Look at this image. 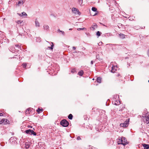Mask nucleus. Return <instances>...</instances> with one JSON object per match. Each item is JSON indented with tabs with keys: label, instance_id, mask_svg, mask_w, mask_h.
I'll list each match as a JSON object with an SVG mask.
<instances>
[{
	"label": "nucleus",
	"instance_id": "f257e3e1",
	"mask_svg": "<svg viewBox=\"0 0 149 149\" xmlns=\"http://www.w3.org/2000/svg\"><path fill=\"white\" fill-rule=\"evenodd\" d=\"M117 143L118 144H122L124 147L128 143V142L127 141L125 138L122 137L118 140Z\"/></svg>",
	"mask_w": 149,
	"mask_h": 149
},
{
	"label": "nucleus",
	"instance_id": "f03ea898",
	"mask_svg": "<svg viewBox=\"0 0 149 149\" xmlns=\"http://www.w3.org/2000/svg\"><path fill=\"white\" fill-rule=\"evenodd\" d=\"M143 120L147 124L149 123V113H147L144 116H143Z\"/></svg>",
	"mask_w": 149,
	"mask_h": 149
},
{
	"label": "nucleus",
	"instance_id": "7ed1b4c3",
	"mask_svg": "<svg viewBox=\"0 0 149 149\" xmlns=\"http://www.w3.org/2000/svg\"><path fill=\"white\" fill-rule=\"evenodd\" d=\"M60 124L64 127H66L69 125L68 122L65 119L61 120L60 122Z\"/></svg>",
	"mask_w": 149,
	"mask_h": 149
},
{
	"label": "nucleus",
	"instance_id": "20e7f679",
	"mask_svg": "<svg viewBox=\"0 0 149 149\" xmlns=\"http://www.w3.org/2000/svg\"><path fill=\"white\" fill-rule=\"evenodd\" d=\"M25 132L27 134H29L30 135L33 134L35 136L36 135V134L35 132L33 130L30 129L26 130Z\"/></svg>",
	"mask_w": 149,
	"mask_h": 149
},
{
	"label": "nucleus",
	"instance_id": "39448f33",
	"mask_svg": "<svg viewBox=\"0 0 149 149\" xmlns=\"http://www.w3.org/2000/svg\"><path fill=\"white\" fill-rule=\"evenodd\" d=\"M72 12L75 14H77L78 15H80V13L78 9L75 8H72Z\"/></svg>",
	"mask_w": 149,
	"mask_h": 149
},
{
	"label": "nucleus",
	"instance_id": "423d86ee",
	"mask_svg": "<svg viewBox=\"0 0 149 149\" xmlns=\"http://www.w3.org/2000/svg\"><path fill=\"white\" fill-rule=\"evenodd\" d=\"M1 124L3 125L7 124L9 121L6 119H3L0 122Z\"/></svg>",
	"mask_w": 149,
	"mask_h": 149
},
{
	"label": "nucleus",
	"instance_id": "0eeeda50",
	"mask_svg": "<svg viewBox=\"0 0 149 149\" xmlns=\"http://www.w3.org/2000/svg\"><path fill=\"white\" fill-rule=\"evenodd\" d=\"M24 2L22 0H19L18 2L17 3L16 5L19 6H21L23 4Z\"/></svg>",
	"mask_w": 149,
	"mask_h": 149
},
{
	"label": "nucleus",
	"instance_id": "6e6552de",
	"mask_svg": "<svg viewBox=\"0 0 149 149\" xmlns=\"http://www.w3.org/2000/svg\"><path fill=\"white\" fill-rule=\"evenodd\" d=\"M117 68L116 66H113L111 68V72L112 73H114L116 70Z\"/></svg>",
	"mask_w": 149,
	"mask_h": 149
},
{
	"label": "nucleus",
	"instance_id": "1a4fd4ad",
	"mask_svg": "<svg viewBox=\"0 0 149 149\" xmlns=\"http://www.w3.org/2000/svg\"><path fill=\"white\" fill-rule=\"evenodd\" d=\"M97 27V25L95 23H93L92 26L91 28V29L93 30H94Z\"/></svg>",
	"mask_w": 149,
	"mask_h": 149
},
{
	"label": "nucleus",
	"instance_id": "9d476101",
	"mask_svg": "<svg viewBox=\"0 0 149 149\" xmlns=\"http://www.w3.org/2000/svg\"><path fill=\"white\" fill-rule=\"evenodd\" d=\"M17 14L19 15L20 16H24V17H26L27 16V15L26 13L25 12H23L21 14L17 13Z\"/></svg>",
	"mask_w": 149,
	"mask_h": 149
},
{
	"label": "nucleus",
	"instance_id": "9b49d317",
	"mask_svg": "<svg viewBox=\"0 0 149 149\" xmlns=\"http://www.w3.org/2000/svg\"><path fill=\"white\" fill-rule=\"evenodd\" d=\"M142 145L144 147L143 149H149V145L143 144Z\"/></svg>",
	"mask_w": 149,
	"mask_h": 149
},
{
	"label": "nucleus",
	"instance_id": "f8f14e48",
	"mask_svg": "<svg viewBox=\"0 0 149 149\" xmlns=\"http://www.w3.org/2000/svg\"><path fill=\"white\" fill-rule=\"evenodd\" d=\"M127 122L121 123L120 124V126L121 127H126L127 125Z\"/></svg>",
	"mask_w": 149,
	"mask_h": 149
},
{
	"label": "nucleus",
	"instance_id": "ddd939ff",
	"mask_svg": "<svg viewBox=\"0 0 149 149\" xmlns=\"http://www.w3.org/2000/svg\"><path fill=\"white\" fill-rule=\"evenodd\" d=\"M43 27L45 30H48L49 29V26L47 25H44L43 26Z\"/></svg>",
	"mask_w": 149,
	"mask_h": 149
},
{
	"label": "nucleus",
	"instance_id": "4468645a",
	"mask_svg": "<svg viewBox=\"0 0 149 149\" xmlns=\"http://www.w3.org/2000/svg\"><path fill=\"white\" fill-rule=\"evenodd\" d=\"M120 37L122 39H124L125 38V35L123 34L120 33L119 34Z\"/></svg>",
	"mask_w": 149,
	"mask_h": 149
},
{
	"label": "nucleus",
	"instance_id": "2eb2a0df",
	"mask_svg": "<svg viewBox=\"0 0 149 149\" xmlns=\"http://www.w3.org/2000/svg\"><path fill=\"white\" fill-rule=\"evenodd\" d=\"M102 79L101 77H98L97 78V82L100 83H101Z\"/></svg>",
	"mask_w": 149,
	"mask_h": 149
},
{
	"label": "nucleus",
	"instance_id": "dca6fc26",
	"mask_svg": "<svg viewBox=\"0 0 149 149\" xmlns=\"http://www.w3.org/2000/svg\"><path fill=\"white\" fill-rule=\"evenodd\" d=\"M35 25L36 27H39L40 26V24L36 20L35 21Z\"/></svg>",
	"mask_w": 149,
	"mask_h": 149
},
{
	"label": "nucleus",
	"instance_id": "f3484780",
	"mask_svg": "<svg viewBox=\"0 0 149 149\" xmlns=\"http://www.w3.org/2000/svg\"><path fill=\"white\" fill-rule=\"evenodd\" d=\"M51 43L52 44V45H51V47L48 46V48L51 49H53V46H54V45L53 44V43L52 42H51Z\"/></svg>",
	"mask_w": 149,
	"mask_h": 149
},
{
	"label": "nucleus",
	"instance_id": "a211bd4d",
	"mask_svg": "<svg viewBox=\"0 0 149 149\" xmlns=\"http://www.w3.org/2000/svg\"><path fill=\"white\" fill-rule=\"evenodd\" d=\"M84 74V72L83 70H81L78 72V74L80 76H82Z\"/></svg>",
	"mask_w": 149,
	"mask_h": 149
},
{
	"label": "nucleus",
	"instance_id": "6ab92c4d",
	"mask_svg": "<svg viewBox=\"0 0 149 149\" xmlns=\"http://www.w3.org/2000/svg\"><path fill=\"white\" fill-rule=\"evenodd\" d=\"M31 111V110L30 109H26V114H28L30 113V111Z\"/></svg>",
	"mask_w": 149,
	"mask_h": 149
},
{
	"label": "nucleus",
	"instance_id": "aec40b11",
	"mask_svg": "<svg viewBox=\"0 0 149 149\" xmlns=\"http://www.w3.org/2000/svg\"><path fill=\"white\" fill-rule=\"evenodd\" d=\"M43 111V110L42 109H40L39 108H38V109L37 110V111L38 113H40L41 111Z\"/></svg>",
	"mask_w": 149,
	"mask_h": 149
},
{
	"label": "nucleus",
	"instance_id": "412c9836",
	"mask_svg": "<svg viewBox=\"0 0 149 149\" xmlns=\"http://www.w3.org/2000/svg\"><path fill=\"white\" fill-rule=\"evenodd\" d=\"M72 117L73 116L71 114H70L68 116V118L70 120H72Z\"/></svg>",
	"mask_w": 149,
	"mask_h": 149
},
{
	"label": "nucleus",
	"instance_id": "4be33fe9",
	"mask_svg": "<svg viewBox=\"0 0 149 149\" xmlns=\"http://www.w3.org/2000/svg\"><path fill=\"white\" fill-rule=\"evenodd\" d=\"M101 34V33L100 31H98L96 33V35L98 36H100Z\"/></svg>",
	"mask_w": 149,
	"mask_h": 149
},
{
	"label": "nucleus",
	"instance_id": "5701e85b",
	"mask_svg": "<svg viewBox=\"0 0 149 149\" xmlns=\"http://www.w3.org/2000/svg\"><path fill=\"white\" fill-rule=\"evenodd\" d=\"M78 2L81 5L83 3V0H78Z\"/></svg>",
	"mask_w": 149,
	"mask_h": 149
},
{
	"label": "nucleus",
	"instance_id": "b1692460",
	"mask_svg": "<svg viewBox=\"0 0 149 149\" xmlns=\"http://www.w3.org/2000/svg\"><path fill=\"white\" fill-rule=\"evenodd\" d=\"M97 9L94 7H93L92 8V10L94 12H95L97 11Z\"/></svg>",
	"mask_w": 149,
	"mask_h": 149
},
{
	"label": "nucleus",
	"instance_id": "393cba45",
	"mask_svg": "<svg viewBox=\"0 0 149 149\" xmlns=\"http://www.w3.org/2000/svg\"><path fill=\"white\" fill-rule=\"evenodd\" d=\"M25 147L26 148H28L29 147V145L27 143H26L25 144Z\"/></svg>",
	"mask_w": 149,
	"mask_h": 149
},
{
	"label": "nucleus",
	"instance_id": "a878e982",
	"mask_svg": "<svg viewBox=\"0 0 149 149\" xmlns=\"http://www.w3.org/2000/svg\"><path fill=\"white\" fill-rule=\"evenodd\" d=\"M86 29L84 28H79L77 29V30L78 31H80V30H83L84 29Z\"/></svg>",
	"mask_w": 149,
	"mask_h": 149
},
{
	"label": "nucleus",
	"instance_id": "bb28decb",
	"mask_svg": "<svg viewBox=\"0 0 149 149\" xmlns=\"http://www.w3.org/2000/svg\"><path fill=\"white\" fill-rule=\"evenodd\" d=\"M60 33H61V34L63 35H65V33H64V31H60Z\"/></svg>",
	"mask_w": 149,
	"mask_h": 149
},
{
	"label": "nucleus",
	"instance_id": "cd10ccee",
	"mask_svg": "<svg viewBox=\"0 0 149 149\" xmlns=\"http://www.w3.org/2000/svg\"><path fill=\"white\" fill-rule=\"evenodd\" d=\"M76 71L74 69H72L71 71V72L72 73H74Z\"/></svg>",
	"mask_w": 149,
	"mask_h": 149
},
{
	"label": "nucleus",
	"instance_id": "c85d7f7f",
	"mask_svg": "<svg viewBox=\"0 0 149 149\" xmlns=\"http://www.w3.org/2000/svg\"><path fill=\"white\" fill-rule=\"evenodd\" d=\"M111 1L113 3H114L115 4L116 3L115 1L114 0H112Z\"/></svg>",
	"mask_w": 149,
	"mask_h": 149
},
{
	"label": "nucleus",
	"instance_id": "c756f323",
	"mask_svg": "<svg viewBox=\"0 0 149 149\" xmlns=\"http://www.w3.org/2000/svg\"><path fill=\"white\" fill-rule=\"evenodd\" d=\"M17 23L18 24H21L22 23V21L21 20H19V21L17 22Z\"/></svg>",
	"mask_w": 149,
	"mask_h": 149
},
{
	"label": "nucleus",
	"instance_id": "7c9ffc66",
	"mask_svg": "<svg viewBox=\"0 0 149 149\" xmlns=\"http://www.w3.org/2000/svg\"><path fill=\"white\" fill-rule=\"evenodd\" d=\"M81 139L80 137L79 136H78L77 138V139L78 140H79Z\"/></svg>",
	"mask_w": 149,
	"mask_h": 149
},
{
	"label": "nucleus",
	"instance_id": "2f4dec72",
	"mask_svg": "<svg viewBox=\"0 0 149 149\" xmlns=\"http://www.w3.org/2000/svg\"><path fill=\"white\" fill-rule=\"evenodd\" d=\"M109 3H108V4L109 5V6H111V3L109 2Z\"/></svg>",
	"mask_w": 149,
	"mask_h": 149
},
{
	"label": "nucleus",
	"instance_id": "473e14b6",
	"mask_svg": "<svg viewBox=\"0 0 149 149\" xmlns=\"http://www.w3.org/2000/svg\"><path fill=\"white\" fill-rule=\"evenodd\" d=\"M23 66L24 68H25L26 67V64H24L23 65Z\"/></svg>",
	"mask_w": 149,
	"mask_h": 149
},
{
	"label": "nucleus",
	"instance_id": "72a5a7b5",
	"mask_svg": "<svg viewBox=\"0 0 149 149\" xmlns=\"http://www.w3.org/2000/svg\"><path fill=\"white\" fill-rule=\"evenodd\" d=\"M89 149H97V148L94 147H93L92 148H90Z\"/></svg>",
	"mask_w": 149,
	"mask_h": 149
},
{
	"label": "nucleus",
	"instance_id": "f704fd0d",
	"mask_svg": "<svg viewBox=\"0 0 149 149\" xmlns=\"http://www.w3.org/2000/svg\"><path fill=\"white\" fill-rule=\"evenodd\" d=\"M72 48L74 50H75L76 49V47H73Z\"/></svg>",
	"mask_w": 149,
	"mask_h": 149
},
{
	"label": "nucleus",
	"instance_id": "c9c22d12",
	"mask_svg": "<svg viewBox=\"0 0 149 149\" xmlns=\"http://www.w3.org/2000/svg\"><path fill=\"white\" fill-rule=\"evenodd\" d=\"M91 65H92L93 64V61H91Z\"/></svg>",
	"mask_w": 149,
	"mask_h": 149
},
{
	"label": "nucleus",
	"instance_id": "e433bc0d",
	"mask_svg": "<svg viewBox=\"0 0 149 149\" xmlns=\"http://www.w3.org/2000/svg\"><path fill=\"white\" fill-rule=\"evenodd\" d=\"M1 114L2 115V116L3 115V114H2V113H0V116H2Z\"/></svg>",
	"mask_w": 149,
	"mask_h": 149
},
{
	"label": "nucleus",
	"instance_id": "4c0bfd02",
	"mask_svg": "<svg viewBox=\"0 0 149 149\" xmlns=\"http://www.w3.org/2000/svg\"><path fill=\"white\" fill-rule=\"evenodd\" d=\"M57 31L58 32H60V31H61L59 29H58V30Z\"/></svg>",
	"mask_w": 149,
	"mask_h": 149
},
{
	"label": "nucleus",
	"instance_id": "58836bf2",
	"mask_svg": "<svg viewBox=\"0 0 149 149\" xmlns=\"http://www.w3.org/2000/svg\"><path fill=\"white\" fill-rule=\"evenodd\" d=\"M148 56H149V49L148 50Z\"/></svg>",
	"mask_w": 149,
	"mask_h": 149
},
{
	"label": "nucleus",
	"instance_id": "ea45409f",
	"mask_svg": "<svg viewBox=\"0 0 149 149\" xmlns=\"http://www.w3.org/2000/svg\"><path fill=\"white\" fill-rule=\"evenodd\" d=\"M29 127L32 128V127H31V126H30Z\"/></svg>",
	"mask_w": 149,
	"mask_h": 149
},
{
	"label": "nucleus",
	"instance_id": "a19ab883",
	"mask_svg": "<svg viewBox=\"0 0 149 149\" xmlns=\"http://www.w3.org/2000/svg\"><path fill=\"white\" fill-rule=\"evenodd\" d=\"M73 52L74 53H76V52Z\"/></svg>",
	"mask_w": 149,
	"mask_h": 149
},
{
	"label": "nucleus",
	"instance_id": "79ce46f5",
	"mask_svg": "<svg viewBox=\"0 0 149 149\" xmlns=\"http://www.w3.org/2000/svg\"><path fill=\"white\" fill-rule=\"evenodd\" d=\"M12 137L11 138H10V140H12Z\"/></svg>",
	"mask_w": 149,
	"mask_h": 149
},
{
	"label": "nucleus",
	"instance_id": "37998d69",
	"mask_svg": "<svg viewBox=\"0 0 149 149\" xmlns=\"http://www.w3.org/2000/svg\"><path fill=\"white\" fill-rule=\"evenodd\" d=\"M72 29H70L69 30H71Z\"/></svg>",
	"mask_w": 149,
	"mask_h": 149
},
{
	"label": "nucleus",
	"instance_id": "c03bdc74",
	"mask_svg": "<svg viewBox=\"0 0 149 149\" xmlns=\"http://www.w3.org/2000/svg\"><path fill=\"white\" fill-rule=\"evenodd\" d=\"M46 42H47L49 43V42H48V41H46Z\"/></svg>",
	"mask_w": 149,
	"mask_h": 149
},
{
	"label": "nucleus",
	"instance_id": "a18cd8bd",
	"mask_svg": "<svg viewBox=\"0 0 149 149\" xmlns=\"http://www.w3.org/2000/svg\"><path fill=\"white\" fill-rule=\"evenodd\" d=\"M16 46L17 47H18V45H16Z\"/></svg>",
	"mask_w": 149,
	"mask_h": 149
},
{
	"label": "nucleus",
	"instance_id": "49530a36",
	"mask_svg": "<svg viewBox=\"0 0 149 149\" xmlns=\"http://www.w3.org/2000/svg\"><path fill=\"white\" fill-rule=\"evenodd\" d=\"M3 20H5V18H4Z\"/></svg>",
	"mask_w": 149,
	"mask_h": 149
},
{
	"label": "nucleus",
	"instance_id": "de8ad7c7",
	"mask_svg": "<svg viewBox=\"0 0 149 149\" xmlns=\"http://www.w3.org/2000/svg\"><path fill=\"white\" fill-rule=\"evenodd\" d=\"M115 105H116L117 104H116V103H115Z\"/></svg>",
	"mask_w": 149,
	"mask_h": 149
},
{
	"label": "nucleus",
	"instance_id": "09e8293b",
	"mask_svg": "<svg viewBox=\"0 0 149 149\" xmlns=\"http://www.w3.org/2000/svg\"><path fill=\"white\" fill-rule=\"evenodd\" d=\"M148 82L149 83V80L148 81Z\"/></svg>",
	"mask_w": 149,
	"mask_h": 149
}]
</instances>
